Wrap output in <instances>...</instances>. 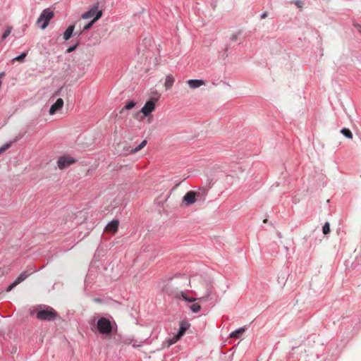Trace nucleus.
I'll return each mask as SVG.
<instances>
[{"label":"nucleus","instance_id":"nucleus-21","mask_svg":"<svg viewBox=\"0 0 361 361\" xmlns=\"http://www.w3.org/2000/svg\"><path fill=\"white\" fill-rule=\"evenodd\" d=\"M180 295H181V297L183 300H185V301H188V302H195L197 300L196 298H189L187 294L184 292H181L180 293Z\"/></svg>","mask_w":361,"mask_h":361},{"label":"nucleus","instance_id":"nucleus-20","mask_svg":"<svg viewBox=\"0 0 361 361\" xmlns=\"http://www.w3.org/2000/svg\"><path fill=\"white\" fill-rule=\"evenodd\" d=\"M189 307L192 310V312L194 313H197L201 310V305H199L198 303H194V304L190 305Z\"/></svg>","mask_w":361,"mask_h":361},{"label":"nucleus","instance_id":"nucleus-9","mask_svg":"<svg viewBox=\"0 0 361 361\" xmlns=\"http://www.w3.org/2000/svg\"><path fill=\"white\" fill-rule=\"evenodd\" d=\"M118 225L119 221L118 220H113L106 225L104 231L106 233H115L118 231Z\"/></svg>","mask_w":361,"mask_h":361},{"label":"nucleus","instance_id":"nucleus-1","mask_svg":"<svg viewBox=\"0 0 361 361\" xmlns=\"http://www.w3.org/2000/svg\"><path fill=\"white\" fill-rule=\"evenodd\" d=\"M54 13L50 8H46L42 11L39 17L37 20V25L42 30H44L49 25V21L54 18Z\"/></svg>","mask_w":361,"mask_h":361},{"label":"nucleus","instance_id":"nucleus-7","mask_svg":"<svg viewBox=\"0 0 361 361\" xmlns=\"http://www.w3.org/2000/svg\"><path fill=\"white\" fill-rule=\"evenodd\" d=\"M101 13L102 14V11L101 10L98 9V6H95L92 8H91L89 11L84 13L82 15V18L83 19H89V18H94V16H97L98 13Z\"/></svg>","mask_w":361,"mask_h":361},{"label":"nucleus","instance_id":"nucleus-15","mask_svg":"<svg viewBox=\"0 0 361 361\" xmlns=\"http://www.w3.org/2000/svg\"><path fill=\"white\" fill-rule=\"evenodd\" d=\"M73 30H74V25L68 26V28L66 30V31L63 33V39L65 40L69 39L73 34Z\"/></svg>","mask_w":361,"mask_h":361},{"label":"nucleus","instance_id":"nucleus-34","mask_svg":"<svg viewBox=\"0 0 361 361\" xmlns=\"http://www.w3.org/2000/svg\"><path fill=\"white\" fill-rule=\"evenodd\" d=\"M137 346V344H133V348H136Z\"/></svg>","mask_w":361,"mask_h":361},{"label":"nucleus","instance_id":"nucleus-32","mask_svg":"<svg viewBox=\"0 0 361 361\" xmlns=\"http://www.w3.org/2000/svg\"><path fill=\"white\" fill-rule=\"evenodd\" d=\"M355 26L357 28V30L361 32V25H355Z\"/></svg>","mask_w":361,"mask_h":361},{"label":"nucleus","instance_id":"nucleus-4","mask_svg":"<svg viewBox=\"0 0 361 361\" xmlns=\"http://www.w3.org/2000/svg\"><path fill=\"white\" fill-rule=\"evenodd\" d=\"M197 193L195 191H188L183 197L182 205L184 207H188L196 202V197Z\"/></svg>","mask_w":361,"mask_h":361},{"label":"nucleus","instance_id":"nucleus-10","mask_svg":"<svg viewBox=\"0 0 361 361\" xmlns=\"http://www.w3.org/2000/svg\"><path fill=\"white\" fill-rule=\"evenodd\" d=\"M63 106V100L61 98H59L56 102L52 104L49 109V114L53 115L58 110L61 109Z\"/></svg>","mask_w":361,"mask_h":361},{"label":"nucleus","instance_id":"nucleus-27","mask_svg":"<svg viewBox=\"0 0 361 361\" xmlns=\"http://www.w3.org/2000/svg\"><path fill=\"white\" fill-rule=\"evenodd\" d=\"M295 4L299 7V8H302V5H303V2L301 1H295Z\"/></svg>","mask_w":361,"mask_h":361},{"label":"nucleus","instance_id":"nucleus-18","mask_svg":"<svg viewBox=\"0 0 361 361\" xmlns=\"http://www.w3.org/2000/svg\"><path fill=\"white\" fill-rule=\"evenodd\" d=\"M147 145V140H143L138 146H137L135 148L131 149L130 153L134 154L137 152L141 150L145 145Z\"/></svg>","mask_w":361,"mask_h":361},{"label":"nucleus","instance_id":"nucleus-17","mask_svg":"<svg viewBox=\"0 0 361 361\" xmlns=\"http://www.w3.org/2000/svg\"><path fill=\"white\" fill-rule=\"evenodd\" d=\"M135 102L133 101H130L128 102L123 108L121 110L120 113L122 114L124 110H130L135 106Z\"/></svg>","mask_w":361,"mask_h":361},{"label":"nucleus","instance_id":"nucleus-13","mask_svg":"<svg viewBox=\"0 0 361 361\" xmlns=\"http://www.w3.org/2000/svg\"><path fill=\"white\" fill-rule=\"evenodd\" d=\"M175 82L174 78L171 75H168L165 79L164 87L166 90H170Z\"/></svg>","mask_w":361,"mask_h":361},{"label":"nucleus","instance_id":"nucleus-24","mask_svg":"<svg viewBox=\"0 0 361 361\" xmlns=\"http://www.w3.org/2000/svg\"><path fill=\"white\" fill-rule=\"evenodd\" d=\"M27 54L26 53H22L20 56L16 57L13 59V61H23L24 60V59L25 58Z\"/></svg>","mask_w":361,"mask_h":361},{"label":"nucleus","instance_id":"nucleus-33","mask_svg":"<svg viewBox=\"0 0 361 361\" xmlns=\"http://www.w3.org/2000/svg\"><path fill=\"white\" fill-rule=\"evenodd\" d=\"M94 301L95 302H101V300L99 298H95L94 299Z\"/></svg>","mask_w":361,"mask_h":361},{"label":"nucleus","instance_id":"nucleus-8","mask_svg":"<svg viewBox=\"0 0 361 361\" xmlns=\"http://www.w3.org/2000/svg\"><path fill=\"white\" fill-rule=\"evenodd\" d=\"M155 109L154 102L149 100L145 103L144 106L141 109V112L145 116H149Z\"/></svg>","mask_w":361,"mask_h":361},{"label":"nucleus","instance_id":"nucleus-11","mask_svg":"<svg viewBox=\"0 0 361 361\" xmlns=\"http://www.w3.org/2000/svg\"><path fill=\"white\" fill-rule=\"evenodd\" d=\"M35 272V269H30V270H26L23 271L18 278L15 280L18 284H20L21 282L24 281L29 276Z\"/></svg>","mask_w":361,"mask_h":361},{"label":"nucleus","instance_id":"nucleus-26","mask_svg":"<svg viewBox=\"0 0 361 361\" xmlns=\"http://www.w3.org/2000/svg\"><path fill=\"white\" fill-rule=\"evenodd\" d=\"M10 147L9 144L4 145L2 147L0 148V153L4 152Z\"/></svg>","mask_w":361,"mask_h":361},{"label":"nucleus","instance_id":"nucleus-22","mask_svg":"<svg viewBox=\"0 0 361 361\" xmlns=\"http://www.w3.org/2000/svg\"><path fill=\"white\" fill-rule=\"evenodd\" d=\"M322 231L324 235H327L330 233V224L329 223L326 222L324 224Z\"/></svg>","mask_w":361,"mask_h":361},{"label":"nucleus","instance_id":"nucleus-5","mask_svg":"<svg viewBox=\"0 0 361 361\" xmlns=\"http://www.w3.org/2000/svg\"><path fill=\"white\" fill-rule=\"evenodd\" d=\"M75 162V159H73L71 157H68V156H62V157H59V159H58L57 165L60 169H63L69 166L72 164H74Z\"/></svg>","mask_w":361,"mask_h":361},{"label":"nucleus","instance_id":"nucleus-29","mask_svg":"<svg viewBox=\"0 0 361 361\" xmlns=\"http://www.w3.org/2000/svg\"><path fill=\"white\" fill-rule=\"evenodd\" d=\"M8 273V271L6 270L4 268L2 269V268H0V275L3 276V275H5Z\"/></svg>","mask_w":361,"mask_h":361},{"label":"nucleus","instance_id":"nucleus-19","mask_svg":"<svg viewBox=\"0 0 361 361\" xmlns=\"http://www.w3.org/2000/svg\"><path fill=\"white\" fill-rule=\"evenodd\" d=\"M341 133L346 137L349 139H353V135L352 132L348 128H343L341 130Z\"/></svg>","mask_w":361,"mask_h":361},{"label":"nucleus","instance_id":"nucleus-25","mask_svg":"<svg viewBox=\"0 0 361 361\" xmlns=\"http://www.w3.org/2000/svg\"><path fill=\"white\" fill-rule=\"evenodd\" d=\"M18 284L16 283V281H14L11 285H9L7 288H6V291L7 292H10L11 290H13L16 286H18Z\"/></svg>","mask_w":361,"mask_h":361},{"label":"nucleus","instance_id":"nucleus-28","mask_svg":"<svg viewBox=\"0 0 361 361\" xmlns=\"http://www.w3.org/2000/svg\"><path fill=\"white\" fill-rule=\"evenodd\" d=\"M77 45H75V46H73V47H70L68 49H67V52L68 53H71L72 51H73L75 48H76Z\"/></svg>","mask_w":361,"mask_h":361},{"label":"nucleus","instance_id":"nucleus-23","mask_svg":"<svg viewBox=\"0 0 361 361\" xmlns=\"http://www.w3.org/2000/svg\"><path fill=\"white\" fill-rule=\"evenodd\" d=\"M12 27L8 26L7 27L6 30H5L4 35H2V39H5L11 32Z\"/></svg>","mask_w":361,"mask_h":361},{"label":"nucleus","instance_id":"nucleus-35","mask_svg":"<svg viewBox=\"0 0 361 361\" xmlns=\"http://www.w3.org/2000/svg\"><path fill=\"white\" fill-rule=\"evenodd\" d=\"M267 219H264V223H267Z\"/></svg>","mask_w":361,"mask_h":361},{"label":"nucleus","instance_id":"nucleus-16","mask_svg":"<svg viewBox=\"0 0 361 361\" xmlns=\"http://www.w3.org/2000/svg\"><path fill=\"white\" fill-rule=\"evenodd\" d=\"M244 331H245V329L240 328V329L233 331V333H231L230 336L231 338H238L243 334Z\"/></svg>","mask_w":361,"mask_h":361},{"label":"nucleus","instance_id":"nucleus-2","mask_svg":"<svg viewBox=\"0 0 361 361\" xmlns=\"http://www.w3.org/2000/svg\"><path fill=\"white\" fill-rule=\"evenodd\" d=\"M57 316V312L51 307L39 310L37 314V319L47 321H53Z\"/></svg>","mask_w":361,"mask_h":361},{"label":"nucleus","instance_id":"nucleus-31","mask_svg":"<svg viewBox=\"0 0 361 361\" xmlns=\"http://www.w3.org/2000/svg\"><path fill=\"white\" fill-rule=\"evenodd\" d=\"M267 16H268L267 12H264V13L261 15V18H262V19H264V18H266L267 17Z\"/></svg>","mask_w":361,"mask_h":361},{"label":"nucleus","instance_id":"nucleus-12","mask_svg":"<svg viewBox=\"0 0 361 361\" xmlns=\"http://www.w3.org/2000/svg\"><path fill=\"white\" fill-rule=\"evenodd\" d=\"M187 83L191 89L198 88L200 86L204 85L205 84L204 81L202 80H192V79L188 80L187 81Z\"/></svg>","mask_w":361,"mask_h":361},{"label":"nucleus","instance_id":"nucleus-6","mask_svg":"<svg viewBox=\"0 0 361 361\" xmlns=\"http://www.w3.org/2000/svg\"><path fill=\"white\" fill-rule=\"evenodd\" d=\"M185 331L186 328L184 326H181L179 329L178 333L176 335L173 336L171 338H169L164 343V346L169 348L173 344L176 343L183 336Z\"/></svg>","mask_w":361,"mask_h":361},{"label":"nucleus","instance_id":"nucleus-14","mask_svg":"<svg viewBox=\"0 0 361 361\" xmlns=\"http://www.w3.org/2000/svg\"><path fill=\"white\" fill-rule=\"evenodd\" d=\"M101 17H102V13H98V15L97 16H94V18L89 23H87V25H85L84 26V27L82 28V30L81 31V32L90 29L91 27L93 25V24L96 21H97Z\"/></svg>","mask_w":361,"mask_h":361},{"label":"nucleus","instance_id":"nucleus-3","mask_svg":"<svg viewBox=\"0 0 361 361\" xmlns=\"http://www.w3.org/2000/svg\"><path fill=\"white\" fill-rule=\"evenodd\" d=\"M97 329L100 334H109L112 331L111 322L104 317L100 318L97 321Z\"/></svg>","mask_w":361,"mask_h":361},{"label":"nucleus","instance_id":"nucleus-30","mask_svg":"<svg viewBox=\"0 0 361 361\" xmlns=\"http://www.w3.org/2000/svg\"><path fill=\"white\" fill-rule=\"evenodd\" d=\"M238 34H233L231 35V39L232 41H236L238 39Z\"/></svg>","mask_w":361,"mask_h":361}]
</instances>
